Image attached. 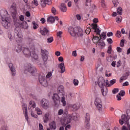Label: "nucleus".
Instances as JSON below:
<instances>
[{
    "mask_svg": "<svg viewBox=\"0 0 130 130\" xmlns=\"http://www.w3.org/2000/svg\"><path fill=\"white\" fill-rule=\"evenodd\" d=\"M35 50V46L34 44H31L28 47H25L22 49V52L26 57H32L34 59H38V55L36 54L34 51Z\"/></svg>",
    "mask_w": 130,
    "mask_h": 130,
    "instance_id": "1",
    "label": "nucleus"
},
{
    "mask_svg": "<svg viewBox=\"0 0 130 130\" xmlns=\"http://www.w3.org/2000/svg\"><path fill=\"white\" fill-rule=\"evenodd\" d=\"M1 16L2 26H3L5 29H9V27L11 26L12 19H11L10 15L8 14V11H7V10L2 11Z\"/></svg>",
    "mask_w": 130,
    "mask_h": 130,
    "instance_id": "2",
    "label": "nucleus"
},
{
    "mask_svg": "<svg viewBox=\"0 0 130 130\" xmlns=\"http://www.w3.org/2000/svg\"><path fill=\"white\" fill-rule=\"evenodd\" d=\"M68 32L71 36H78V37H82L83 36V29L80 27H73L70 26L68 28Z\"/></svg>",
    "mask_w": 130,
    "mask_h": 130,
    "instance_id": "3",
    "label": "nucleus"
},
{
    "mask_svg": "<svg viewBox=\"0 0 130 130\" xmlns=\"http://www.w3.org/2000/svg\"><path fill=\"white\" fill-rule=\"evenodd\" d=\"M52 99L54 101L55 105H58V104L60 102L62 103L63 106H66L67 105V102L66 101V98H64L63 100H62V96L59 95V93H54L52 96Z\"/></svg>",
    "mask_w": 130,
    "mask_h": 130,
    "instance_id": "4",
    "label": "nucleus"
},
{
    "mask_svg": "<svg viewBox=\"0 0 130 130\" xmlns=\"http://www.w3.org/2000/svg\"><path fill=\"white\" fill-rule=\"evenodd\" d=\"M14 37L16 41H20L23 38L22 30L19 27H16L14 29Z\"/></svg>",
    "mask_w": 130,
    "mask_h": 130,
    "instance_id": "5",
    "label": "nucleus"
},
{
    "mask_svg": "<svg viewBox=\"0 0 130 130\" xmlns=\"http://www.w3.org/2000/svg\"><path fill=\"white\" fill-rule=\"evenodd\" d=\"M94 104L99 112H102L103 110V103L101 99L96 98L94 101Z\"/></svg>",
    "mask_w": 130,
    "mask_h": 130,
    "instance_id": "6",
    "label": "nucleus"
},
{
    "mask_svg": "<svg viewBox=\"0 0 130 130\" xmlns=\"http://www.w3.org/2000/svg\"><path fill=\"white\" fill-rule=\"evenodd\" d=\"M25 72H28L29 74L34 75L36 73V68L30 63L26 64L25 66Z\"/></svg>",
    "mask_w": 130,
    "mask_h": 130,
    "instance_id": "7",
    "label": "nucleus"
},
{
    "mask_svg": "<svg viewBox=\"0 0 130 130\" xmlns=\"http://www.w3.org/2000/svg\"><path fill=\"white\" fill-rule=\"evenodd\" d=\"M39 81L41 85L44 87H47L48 84L47 81L45 80V75L43 73H41L39 76Z\"/></svg>",
    "mask_w": 130,
    "mask_h": 130,
    "instance_id": "8",
    "label": "nucleus"
},
{
    "mask_svg": "<svg viewBox=\"0 0 130 130\" xmlns=\"http://www.w3.org/2000/svg\"><path fill=\"white\" fill-rule=\"evenodd\" d=\"M41 106L44 109H47L49 107V102L45 99H43L41 101Z\"/></svg>",
    "mask_w": 130,
    "mask_h": 130,
    "instance_id": "9",
    "label": "nucleus"
},
{
    "mask_svg": "<svg viewBox=\"0 0 130 130\" xmlns=\"http://www.w3.org/2000/svg\"><path fill=\"white\" fill-rule=\"evenodd\" d=\"M58 94H59V96H61L62 98V100L66 98L64 96V89L63 88V86L61 85L58 87Z\"/></svg>",
    "mask_w": 130,
    "mask_h": 130,
    "instance_id": "10",
    "label": "nucleus"
},
{
    "mask_svg": "<svg viewBox=\"0 0 130 130\" xmlns=\"http://www.w3.org/2000/svg\"><path fill=\"white\" fill-rule=\"evenodd\" d=\"M98 84L101 89L107 87L105 85V80L103 77H100L99 78Z\"/></svg>",
    "mask_w": 130,
    "mask_h": 130,
    "instance_id": "11",
    "label": "nucleus"
},
{
    "mask_svg": "<svg viewBox=\"0 0 130 130\" xmlns=\"http://www.w3.org/2000/svg\"><path fill=\"white\" fill-rule=\"evenodd\" d=\"M128 121L127 117L125 115H122L119 120V122L121 125H122L124 123H127Z\"/></svg>",
    "mask_w": 130,
    "mask_h": 130,
    "instance_id": "12",
    "label": "nucleus"
},
{
    "mask_svg": "<svg viewBox=\"0 0 130 130\" xmlns=\"http://www.w3.org/2000/svg\"><path fill=\"white\" fill-rule=\"evenodd\" d=\"M91 2H92V0H86V3H85V6L86 7H90L89 8L90 11H94L96 8V6L94 5H91Z\"/></svg>",
    "mask_w": 130,
    "mask_h": 130,
    "instance_id": "13",
    "label": "nucleus"
},
{
    "mask_svg": "<svg viewBox=\"0 0 130 130\" xmlns=\"http://www.w3.org/2000/svg\"><path fill=\"white\" fill-rule=\"evenodd\" d=\"M22 109L23 113H24L25 119L26 120H28V118H29V117H28V111H27V104H23L22 105Z\"/></svg>",
    "mask_w": 130,
    "mask_h": 130,
    "instance_id": "14",
    "label": "nucleus"
},
{
    "mask_svg": "<svg viewBox=\"0 0 130 130\" xmlns=\"http://www.w3.org/2000/svg\"><path fill=\"white\" fill-rule=\"evenodd\" d=\"M51 3V0H40V5L42 8L46 6V4L49 5Z\"/></svg>",
    "mask_w": 130,
    "mask_h": 130,
    "instance_id": "15",
    "label": "nucleus"
},
{
    "mask_svg": "<svg viewBox=\"0 0 130 130\" xmlns=\"http://www.w3.org/2000/svg\"><path fill=\"white\" fill-rule=\"evenodd\" d=\"M72 116L71 115H68L67 120H65L63 122H62V125H64L66 126L67 124H69V123H71V121L72 120Z\"/></svg>",
    "mask_w": 130,
    "mask_h": 130,
    "instance_id": "16",
    "label": "nucleus"
},
{
    "mask_svg": "<svg viewBox=\"0 0 130 130\" xmlns=\"http://www.w3.org/2000/svg\"><path fill=\"white\" fill-rule=\"evenodd\" d=\"M58 68L61 70L60 73L63 74L66 72V67H64V63L61 62L58 64Z\"/></svg>",
    "mask_w": 130,
    "mask_h": 130,
    "instance_id": "17",
    "label": "nucleus"
},
{
    "mask_svg": "<svg viewBox=\"0 0 130 130\" xmlns=\"http://www.w3.org/2000/svg\"><path fill=\"white\" fill-rule=\"evenodd\" d=\"M9 67L12 73V76L14 77V76L16 75V70H15V68H14V66L13 65V63H9Z\"/></svg>",
    "mask_w": 130,
    "mask_h": 130,
    "instance_id": "18",
    "label": "nucleus"
},
{
    "mask_svg": "<svg viewBox=\"0 0 130 130\" xmlns=\"http://www.w3.org/2000/svg\"><path fill=\"white\" fill-rule=\"evenodd\" d=\"M50 129L52 130L56 129V124H55V122L54 121L51 122L49 123Z\"/></svg>",
    "mask_w": 130,
    "mask_h": 130,
    "instance_id": "19",
    "label": "nucleus"
},
{
    "mask_svg": "<svg viewBox=\"0 0 130 130\" xmlns=\"http://www.w3.org/2000/svg\"><path fill=\"white\" fill-rule=\"evenodd\" d=\"M47 21L49 24H53L55 21V18L53 16H50L47 18Z\"/></svg>",
    "mask_w": 130,
    "mask_h": 130,
    "instance_id": "20",
    "label": "nucleus"
},
{
    "mask_svg": "<svg viewBox=\"0 0 130 130\" xmlns=\"http://www.w3.org/2000/svg\"><path fill=\"white\" fill-rule=\"evenodd\" d=\"M108 80L106 81V85L108 86V87H110L111 86H112L116 83V79H113L110 81V84L109 83H108Z\"/></svg>",
    "mask_w": 130,
    "mask_h": 130,
    "instance_id": "21",
    "label": "nucleus"
},
{
    "mask_svg": "<svg viewBox=\"0 0 130 130\" xmlns=\"http://www.w3.org/2000/svg\"><path fill=\"white\" fill-rule=\"evenodd\" d=\"M40 32L41 35L45 36V35H47V34L49 32V30H47V28H46V27H44L43 29H41L40 30Z\"/></svg>",
    "mask_w": 130,
    "mask_h": 130,
    "instance_id": "22",
    "label": "nucleus"
},
{
    "mask_svg": "<svg viewBox=\"0 0 130 130\" xmlns=\"http://www.w3.org/2000/svg\"><path fill=\"white\" fill-rule=\"evenodd\" d=\"M49 113H46L43 117L44 122L45 123H47L48 121L49 120Z\"/></svg>",
    "mask_w": 130,
    "mask_h": 130,
    "instance_id": "23",
    "label": "nucleus"
},
{
    "mask_svg": "<svg viewBox=\"0 0 130 130\" xmlns=\"http://www.w3.org/2000/svg\"><path fill=\"white\" fill-rule=\"evenodd\" d=\"M60 10L63 13L67 12V6L64 3L61 4Z\"/></svg>",
    "mask_w": 130,
    "mask_h": 130,
    "instance_id": "24",
    "label": "nucleus"
},
{
    "mask_svg": "<svg viewBox=\"0 0 130 130\" xmlns=\"http://www.w3.org/2000/svg\"><path fill=\"white\" fill-rule=\"evenodd\" d=\"M128 76V75H127V73H125L124 75H123L120 79L119 82L122 83V81H124L125 80H126L127 79V77Z\"/></svg>",
    "mask_w": 130,
    "mask_h": 130,
    "instance_id": "25",
    "label": "nucleus"
},
{
    "mask_svg": "<svg viewBox=\"0 0 130 130\" xmlns=\"http://www.w3.org/2000/svg\"><path fill=\"white\" fill-rule=\"evenodd\" d=\"M101 90L103 96H106V95H107V92L108 91L107 90V87L101 88Z\"/></svg>",
    "mask_w": 130,
    "mask_h": 130,
    "instance_id": "26",
    "label": "nucleus"
},
{
    "mask_svg": "<svg viewBox=\"0 0 130 130\" xmlns=\"http://www.w3.org/2000/svg\"><path fill=\"white\" fill-rule=\"evenodd\" d=\"M101 40L100 38L98 36H93V42L94 43H98Z\"/></svg>",
    "mask_w": 130,
    "mask_h": 130,
    "instance_id": "27",
    "label": "nucleus"
},
{
    "mask_svg": "<svg viewBox=\"0 0 130 130\" xmlns=\"http://www.w3.org/2000/svg\"><path fill=\"white\" fill-rule=\"evenodd\" d=\"M31 107H33V108H35L36 107V104L34 102L30 101L29 102V106H28V109H31Z\"/></svg>",
    "mask_w": 130,
    "mask_h": 130,
    "instance_id": "28",
    "label": "nucleus"
},
{
    "mask_svg": "<svg viewBox=\"0 0 130 130\" xmlns=\"http://www.w3.org/2000/svg\"><path fill=\"white\" fill-rule=\"evenodd\" d=\"M99 36L101 40L102 39V40H105L106 39V32H103V33Z\"/></svg>",
    "mask_w": 130,
    "mask_h": 130,
    "instance_id": "29",
    "label": "nucleus"
},
{
    "mask_svg": "<svg viewBox=\"0 0 130 130\" xmlns=\"http://www.w3.org/2000/svg\"><path fill=\"white\" fill-rule=\"evenodd\" d=\"M41 54L42 56H44L45 55H48V51L46 50L41 49Z\"/></svg>",
    "mask_w": 130,
    "mask_h": 130,
    "instance_id": "30",
    "label": "nucleus"
},
{
    "mask_svg": "<svg viewBox=\"0 0 130 130\" xmlns=\"http://www.w3.org/2000/svg\"><path fill=\"white\" fill-rule=\"evenodd\" d=\"M15 51L16 52H18V53L21 52V51H22V46L20 45H17L16 47Z\"/></svg>",
    "mask_w": 130,
    "mask_h": 130,
    "instance_id": "31",
    "label": "nucleus"
},
{
    "mask_svg": "<svg viewBox=\"0 0 130 130\" xmlns=\"http://www.w3.org/2000/svg\"><path fill=\"white\" fill-rule=\"evenodd\" d=\"M99 46H102V47H104L105 46V43L104 41L100 40L99 42L97 43Z\"/></svg>",
    "mask_w": 130,
    "mask_h": 130,
    "instance_id": "32",
    "label": "nucleus"
},
{
    "mask_svg": "<svg viewBox=\"0 0 130 130\" xmlns=\"http://www.w3.org/2000/svg\"><path fill=\"white\" fill-rule=\"evenodd\" d=\"M85 126L86 128H87V129H89L90 127V121L88 122L87 121H85Z\"/></svg>",
    "mask_w": 130,
    "mask_h": 130,
    "instance_id": "33",
    "label": "nucleus"
},
{
    "mask_svg": "<svg viewBox=\"0 0 130 130\" xmlns=\"http://www.w3.org/2000/svg\"><path fill=\"white\" fill-rule=\"evenodd\" d=\"M36 111L38 115H41L42 114V111H41V109L38 107L36 108Z\"/></svg>",
    "mask_w": 130,
    "mask_h": 130,
    "instance_id": "34",
    "label": "nucleus"
},
{
    "mask_svg": "<svg viewBox=\"0 0 130 130\" xmlns=\"http://www.w3.org/2000/svg\"><path fill=\"white\" fill-rule=\"evenodd\" d=\"M85 121H90V114L89 113H86L85 116Z\"/></svg>",
    "mask_w": 130,
    "mask_h": 130,
    "instance_id": "35",
    "label": "nucleus"
},
{
    "mask_svg": "<svg viewBox=\"0 0 130 130\" xmlns=\"http://www.w3.org/2000/svg\"><path fill=\"white\" fill-rule=\"evenodd\" d=\"M72 108H73V111H77V110H78V109H79V106H77V105L74 104L73 105L71 106Z\"/></svg>",
    "mask_w": 130,
    "mask_h": 130,
    "instance_id": "36",
    "label": "nucleus"
},
{
    "mask_svg": "<svg viewBox=\"0 0 130 130\" xmlns=\"http://www.w3.org/2000/svg\"><path fill=\"white\" fill-rule=\"evenodd\" d=\"M26 42L27 43H28V44H29V45H31V44H34L32 43V42H33V39H31V38H27L26 39Z\"/></svg>",
    "mask_w": 130,
    "mask_h": 130,
    "instance_id": "37",
    "label": "nucleus"
},
{
    "mask_svg": "<svg viewBox=\"0 0 130 130\" xmlns=\"http://www.w3.org/2000/svg\"><path fill=\"white\" fill-rule=\"evenodd\" d=\"M117 13L118 15H122V8L121 7H119L117 10Z\"/></svg>",
    "mask_w": 130,
    "mask_h": 130,
    "instance_id": "38",
    "label": "nucleus"
},
{
    "mask_svg": "<svg viewBox=\"0 0 130 130\" xmlns=\"http://www.w3.org/2000/svg\"><path fill=\"white\" fill-rule=\"evenodd\" d=\"M113 4L114 7H117V6H118L119 2H118V0H113Z\"/></svg>",
    "mask_w": 130,
    "mask_h": 130,
    "instance_id": "39",
    "label": "nucleus"
},
{
    "mask_svg": "<svg viewBox=\"0 0 130 130\" xmlns=\"http://www.w3.org/2000/svg\"><path fill=\"white\" fill-rule=\"evenodd\" d=\"M116 36L118 38H120V37H121V32L119 30H117V32L116 33Z\"/></svg>",
    "mask_w": 130,
    "mask_h": 130,
    "instance_id": "40",
    "label": "nucleus"
},
{
    "mask_svg": "<svg viewBox=\"0 0 130 130\" xmlns=\"http://www.w3.org/2000/svg\"><path fill=\"white\" fill-rule=\"evenodd\" d=\"M121 19H122L121 16H118V17L116 18V22L117 23H120V22H121Z\"/></svg>",
    "mask_w": 130,
    "mask_h": 130,
    "instance_id": "41",
    "label": "nucleus"
},
{
    "mask_svg": "<svg viewBox=\"0 0 130 130\" xmlns=\"http://www.w3.org/2000/svg\"><path fill=\"white\" fill-rule=\"evenodd\" d=\"M53 41V37H51L47 39V43H51Z\"/></svg>",
    "mask_w": 130,
    "mask_h": 130,
    "instance_id": "42",
    "label": "nucleus"
},
{
    "mask_svg": "<svg viewBox=\"0 0 130 130\" xmlns=\"http://www.w3.org/2000/svg\"><path fill=\"white\" fill-rule=\"evenodd\" d=\"M12 18H13L14 22L16 23L17 22V17L16 16V13H12Z\"/></svg>",
    "mask_w": 130,
    "mask_h": 130,
    "instance_id": "43",
    "label": "nucleus"
},
{
    "mask_svg": "<svg viewBox=\"0 0 130 130\" xmlns=\"http://www.w3.org/2000/svg\"><path fill=\"white\" fill-rule=\"evenodd\" d=\"M32 25H33V28L34 29H35V30L37 29V28H38V24H37L36 22H35V21L32 22Z\"/></svg>",
    "mask_w": 130,
    "mask_h": 130,
    "instance_id": "44",
    "label": "nucleus"
},
{
    "mask_svg": "<svg viewBox=\"0 0 130 130\" xmlns=\"http://www.w3.org/2000/svg\"><path fill=\"white\" fill-rule=\"evenodd\" d=\"M94 32L96 33V35H100V33L101 32V30H100L99 28H98L94 30Z\"/></svg>",
    "mask_w": 130,
    "mask_h": 130,
    "instance_id": "45",
    "label": "nucleus"
},
{
    "mask_svg": "<svg viewBox=\"0 0 130 130\" xmlns=\"http://www.w3.org/2000/svg\"><path fill=\"white\" fill-rule=\"evenodd\" d=\"M73 84L74 86H78V85H79V80L74 79L73 80Z\"/></svg>",
    "mask_w": 130,
    "mask_h": 130,
    "instance_id": "46",
    "label": "nucleus"
},
{
    "mask_svg": "<svg viewBox=\"0 0 130 130\" xmlns=\"http://www.w3.org/2000/svg\"><path fill=\"white\" fill-rule=\"evenodd\" d=\"M42 59L44 60V61H47V59H48V55H45V56H42Z\"/></svg>",
    "mask_w": 130,
    "mask_h": 130,
    "instance_id": "47",
    "label": "nucleus"
},
{
    "mask_svg": "<svg viewBox=\"0 0 130 130\" xmlns=\"http://www.w3.org/2000/svg\"><path fill=\"white\" fill-rule=\"evenodd\" d=\"M91 26L92 27V29H93V30H96V29L98 28V25L96 24H92Z\"/></svg>",
    "mask_w": 130,
    "mask_h": 130,
    "instance_id": "48",
    "label": "nucleus"
},
{
    "mask_svg": "<svg viewBox=\"0 0 130 130\" xmlns=\"http://www.w3.org/2000/svg\"><path fill=\"white\" fill-rule=\"evenodd\" d=\"M112 50V48H111V45H110L108 47V49L107 51V53H109V54H111Z\"/></svg>",
    "mask_w": 130,
    "mask_h": 130,
    "instance_id": "49",
    "label": "nucleus"
},
{
    "mask_svg": "<svg viewBox=\"0 0 130 130\" xmlns=\"http://www.w3.org/2000/svg\"><path fill=\"white\" fill-rule=\"evenodd\" d=\"M61 35H62V31H58L57 32V37L59 38H61Z\"/></svg>",
    "mask_w": 130,
    "mask_h": 130,
    "instance_id": "50",
    "label": "nucleus"
},
{
    "mask_svg": "<svg viewBox=\"0 0 130 130\" xmlns=\"http://www.w3.org/2000/svg\"><path fill=\"white\" fill-rule=\"evenodd\" d=\"M120 95L123 96L125 95V92L124 90H121L120 92L118 93Z\"/></svg>",
    "mask_w": 130,
    "mask_h": 130,
    "instance_id": "51",
    "label": "nucleus"
},
{
    "mask_svg": "<svg viewBox=\"0 0 130 130\" xmlns=\"http://www.w3.org/2000/svg\"><path fill=\"white\" fill-rule=\"evenodd\" d=\"M52 13L53 14L54 16H55V13H56V9L54 7H52Z\"/></svg>",
    "mask_w": 130,
    "mask_h": 130,
    "instance_id": "52",
    "label": "nucleus"
},
{
    "mask_svg": "<svg viewBox=\"0 0 130 130\" xmlns=\"http://www.w3.org/2000/svg\"><path fill=\"white\" fill-rule=\"evenodd\" d=\"M30 115H31V116H32V117H35V118H37V117H38L37 115L34 114V112H33V111L31 112Z\"/></svg>",
    "mask_w": 130,
    "mask_h": 130,
    "instance_id": "53",
    "label": "nucleus"
},
{
    "mask_svg": "<svg viewBox=\"0 0 130 130\" xmlns=\"http://www.w3.org/2000/svg\"><path fill=\"white\" fill-rule=\"evenodd\" d=\"M118 88H114L112 90V93L113 94H116V93H118Z\"/></svg>",
    "mask_w": 130,
    "mask_h": 130,
    "instance_id": "54",
    "label": "nucleus"
},
{
    "mask_svg": "<svg viewBox=\"0 0 130 130\" xmlns=\"http://www.w3.org/2000/svg\"><path fill=\"white\" fill-rule=\"evenodd\" d=\"M120 46H121V47H123V46H124V40H121Z\"/></svg>",
    "mask_w": 130,
    "mask_h": 130,
    "instance_id": "55",
    "label": "nucleus"
},
{
    "mask_svg": "<svg viewBox=\"0 0 130 130\" xmlns=\"http://www.w3.org/2000/svg\"><path fill=\"white\" fill-rule=\"evenodd\" d=\"M32 4H33V5H34L35 6H38V1L37 0H34L32 2Z\"/></svg>",
    "mask_w": 130,
    "mask_h": 130,
    "instance_id": "56",
    "label": "nucleus"
},
{
    "mask_svg": "<svg viewBox=\"0 0 130 130\" xmlns=\"http://www.w3.org/2000/svg\"><path fill=\"white\" fill-rule=\"evenodd\" d=\"M91 28H87L86 29L85 32H86V34L89 35V34H90V32H91Z\"/></svg>",
    "mask_w": 130,
    "mask_h": 130,
    "instance_id": "57",
    "label": "nucleus"
},
{
    "mask_svg": "<svg viewBox=\"0 0 130 130\" xmlns=\"http://www.w3.org/2000/svg\"><path fill=\"white\" fill-rule=\"evenodd\" d=\"M107 41L108 42L109 44H112L113 41L111 38L108 39Z\"/></svg>",
    "mask_w": 130,
    "mask_h": 130,
    "instance_id": "58",
    "label": "nucleus"
},
{
    "mask_svg": "<svg viewBox=\"0 0 130 130\" xmlns=\"http://www.w3.org/2000/svg\"><path fill=\"white\" fill-rule=\"evenodd\" d=\"M63 113V110L60 109L58 110V115H61Z\"/></svg>",
    "mask_w": 130,
    "mask_h": 130,
    "instance_id": "59",
    "label": "nucleus"
},
{
    "mask_svg": "<svg viewBox=\"0 0 130 130\" xmlns=\"http://www.w3.org/2000/svg\"><path fill=\"white\" fill-rule=\"evenodd\" d=\"M19 20L20 21H22V22H23V21H24V20H25V17H24V15H20L19 16Z\"/></svg>",
    "mask_w": 130,
    "mask_h": 130,
    "instance_id": "60",
    "label": "nucleus"
},
{
    "mask_svg": "<svg viewBox=\"0 0 130 130\" xmlns=\"http://www.w3.org/2000/svg\"><path fill=\"white\" fill-rule=\"evenodd\" d=\"M102 7L105 8V1L104 0H101Z\"/></svg>",
    "mask_w": 130,
    "mask_h": 130,
    "instance_id": "61",
    "label": "nucleus"
},
{
    "mask_svg": "<svg viewBox=\"0 0 130 130\" xmlns=\"http://www.w3.org/2000/svg\"><path fill=\"white\" fill-rule=\"evenodd\" d=\"M117 51L119 53H120L122 51V49L120 47H117Z\"/></svg>",
    "mask_w": 130,
    "mask_h": 130,
    "instance_id": "62",
    "label": "nucleus"
},
{
    "mask_svg": "<svg viewBox=\"0 0 130 130\" xmlns=\"http://www.w3.org/2000/svg\"><path fill=\"white\" fill-rule=\"evenodd\" d=\"M40 130H44L43 129V126L42 125V124L39 123V124Z\"/></svg>",
    "mask_w": 130,
    "mask_h": 130,
    "instance_id": "63",
    "label": "nucleus"
},
{
    "mask_svg": "<svg viewBox=\"0 0 130 130\" xmlns=\"http://www.w3.org/2000/svg\"><path fill=\"white\" fill-rule=\"evenodd\" d=\"M0 130H8V127L3 126L1 128Z\"/></svg>",
    "mask_w": 130,
    "mask_h": 130,
    "instance_id": "64",
    "label": "nucleus"
}]
</instances>
